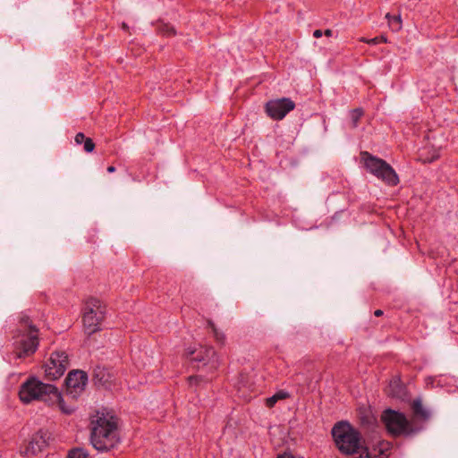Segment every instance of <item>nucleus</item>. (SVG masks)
<instances>
[{"label": "nucleus", "instance_id": "f257e3e1", "mask_svg": "<svg viewBox=\"0 0 458 458\" xmlns=\"http://www.w3.org/2000/svg\"><path fill=\"white\" fill-rule=\"evenodd\" d=\"M332 436L338 450L346 455L358 454L371 457L360 433L347 421H339L332 428Z\"/></svg>", "mask_w": 458, "mask_h": 458}, {"label": "nucleus", "instance_id": "f03ea898", "mask_svg": "<svg viewBox=\"0 0 458 458\" xmlns=\"http://www.w3.org/2000/svg\"><path fill=\"white\" fill-rule=\"evenodd\" d=\"M90 441L98 451H107L119 443L115 418L109 413L98 412L91 421Z\"/></svg>", "mask_w": 458, "mask_h": 458}, {"label": "nucleus", "instance_id": "7ed1b4c3", "mask_svg": "<svg viewBox=\"0 0 458 458\" xmlns=\"http://www.w3.org/2000/svg\"><path fill=\"white\" fill-rule=\"evenodd\" d=\"M14 353L16 359L30 357L38 347V329L32 324L28 316L21 318L16 335L13 336Z\"/></svg>", "mask_w": 458, "mask_h": 458}, {"label": "nucleus", "instance_id": "20e7f679", "mask_svg": "<svg viewBox=\"0 0 458 458\" xmlns=\"http://www.w3.org/2000/svg\"><path fill=\"white\" fill-rule=\"evenodd\" d=\"M19 396L21 401L27 404L34 400L46 403L59 400L60 393L54 385L45 384L35 377H31L21 386Z\"/></svg>", "mask_w": 458, "mask_h": 458}, {"label": "nucleus", "instance_id": "39448f33", "mask_svg": "<svg viewBox=\"0 0 458 458\" xmlns=\"http://www.w3.org/2000/svg\"><path fill=\"white\" fill-rule=\"evenodd\" d=\"M364 166L370 174L390 186L399 183V177L393 167L385 160L377 157L367 151L360 153Z\"/></svg>", "mask_w": 458, "mask_h": 458}, {"label": "nucleus", "instance_id": "423d86ee", "mask_svg": "<svg viewBox=\"0 0 458 458\" xmlns=\"http://www.w3.org/2000/svg\"><path fill=\"white\" fill-rule=\"evenodd\" d=\"M106 306L98 299H89L83 308L82 322L86 334L89 335L100 330V325L105 318Z\"/></svg>", "mask_w": 458, "mask_h": 458}, {"label": "nucleus", "instance_id": "0eeeda50", "mask_svg": "<svg viewBox=\"0 0 458 458\" xmlns=\"http://www.w3.org/2000/svg\"><path fill=\"white\" fill-rule=\"evenodd\" d=\"M381 419L387 431L393 436L410 435L413 433L410 422L402 412L388 409L383 412Z\"/></svg>", "mask_w": 458, "mask_h": 458}, {"label": "nucleus", "instance_id": "6e6552de", "mask_svg": "<svg viewBox=\"0 0 458 458\" xmlns=\"http://www.w3.org/2000/svg\"><path fill=\"white\" fill-rule=\"evenodd\" d=\"M68 366L67 353L64 351L54 352L45 365V375L47 379L55 380L64 374Z\"/></svg>", "mask_w": 458, "mask_h": 458}, {"label": "nucleus", "instance_id": "1a4fd4ad", "mask_svg": "<svg viewBox=\"0 0 458 458\" xmlns=\"http://www.w3.org/2000/svg\"><path fill=\"white\" fill-rule=\"evenodd\" d=\"M295 103L292 99L282 98L267 102L265 111L270 118L282 120L289 112L293 111Z\"/></svg>", "mask_w": 458, "mask_h": 458}, {"label": "nucleus", "instance_id": "9d476101", "mask_svg": "<svg viewBox=\"0 0 458 458\" xmlns=\"http://www.w3.org/2000/svg\"><path fill=\"white\" fill-rule=\"evenodd\" d=\"M187 357L191 361L202 362L212 369H216L219 365L218 357L211 346H201L199 349L187 352Z\"/></svg>", "mask_w": 458, "mask_h": 458}, {"label": "nucleus", "instance_id": "9b49d317", "mask_svg": "<svg viewBox=\"0 0 458 458\" xmlns=\"http://www.w3.org/2000/svg\"><path fill=\"white\" fill-rule=\"evenodd\" d=\"M47 434L38 430L30 438V442L21 447L20 454L25 457H32L40 453L47 445Z\"/></svg>", "mask_w": 458, "mask_h": 458}, {"label": "nucleus", "instance_id": "f8f14e48", "mask_svg": "<svg viewBox=\"0 0 458 458\" xmlns=\"http://www.w3.org/2000/svg\"><path fill=\"white\" fill-rule=\"evenodd\" d=\"M88 382V376L82 370H72L69 372L65 384L69 394L75 397L80 394L86 386Z\"/></svg>", "mask_w": 458, "mask_h": 458}, {"label": "nucleus", "instance_id": "ddd939ff", "mask_svg": "<svg viewBox=\"0 0 458 458\" xmlns=\"http://www.w3.org/2000/svg\"><path fill=\"white\" fill-rule=\"evenodd\" d=\"M290 396L289 393L284 390L276 392L274 395L267 398L266 405L268 408L273 407L279 400H284Z\"/></svg>", "mask_w": 458, "mask_h": 458}, {"label": "nucleus", "instance_id": "4468645a", "mask_svg": "<svg viewBox=\"0 0 458 458\" xmlns=\"http://www.w3.org/2000/svg\"><path fill=\"white\" fill-rule=\"evenodd\" d=\"M388 25L393 31H399L402 29L401 15H391L389 13L386 14Z\"/></svg>", "mask_w": 458, "mask_h": 458}, {"label": "nucleus", "instance_id": "2eb2a0df", "mask_svg": "<svg viewBox=\"0 0 458 458\" xmlns=\"http://www.w3.org/2000/svg\"><path fill=\"white\" fill-rule=\"evenodd\" d=\"M412 410L414 414L420 418L428 419L429 417V413L424 409L420 400L413 401Z\"/></svg>", "mask_w": 458, "mask_h": 458}, {"label": "nucleus", "instance_id": "dca6fc26", "mask_svg": "<svg viewBox=\"0 0 458 458\" xmlns=\"http://www.w3.org/2000/svg\"><path fill=\"white\" fill-rule=\"evenodd\" d=\"M364 114V110L360 107L352 109L349 113V116L352 122V128H356L359 124L360 118Z\"/></svg>", "mask_w": 458, "mask_h": 458}, {"label": "nucleus", "instance_id": "f3484780", "mask_svg": "<svg viewBox=\"0 0 458 458\" xmlns=\"http://www.w3.org/2000/svg\"><path fill=\"white\" fill-rule=\"evenodd\" d=\"M208 325L211 328V330L213 332V336H214L215 340L216 341V343H218L222 345L225 344V334L216 328V325L214 324V322L212 320H208Z\"/></svg>", "mask_w": 458, "mask_h": 458}, {"label": "nucleus", "instance_id": "a211bd4d", "mask_svg": "<svg viewBox=\"0 0 458 458\" xmlns=\"http://www.w3.org/2000/svg\"><path fill=\"white\" fill-rule=\"evenodd\" d=\"M389 392H388V394L395 397V396H399L401 392H402V386H401V383H400V379L399 378H394L393 380L390 381V384H389Z\"/></svg>", "mask_w": 458, "mask_h": 458}, {"label": "nucleus", "instance_id": "6ab92c4d", "mask_svg": "<svg viewBox=\"0 0 458 458\" xmlns=\"http://www.w3.org/2000/svg\"><path fill=\"white\" fill-rule=\"evenodd\" d=\"M159 32L165 36L170 37L175 35V30L169 24H162L158 28Z\"/></svg>", "mask_w": 458, "mask_h": 458}, {"label": "nucleus", "instance_id": "aec40b11", "mask_svg": "<svg viewBox=\"0 0 458 458\" xmlns=\"http://www.w3.org/2000/svg\"><path fill=\"white\" fill-rule=\"evenodd\" d=\"M68 458H89V456L83 449L77 448L69 453Z\"/></svg>", "mask_w": 458, "mask_h": 458}, {"label": "nucleus", "instance_id": "412c9836", "mask_svg": "<svg viewBox=\"0 0 458 458\" xmlns=\"http://www.w3.org/2000/svg\"><path fill=\"white\" fill-rule=\"evenodd\" d=\"M47 403H58V405H59L60 409L64 413L70 414V413L72 412V409H66V406H64V400H63L61 394H60V399L59 400H52V401H48Z\"/></svg>", "mask_w": 458, "mask_h": 458}, {"label": "nucleus", "instance_id": "4be33fe9", "mask_svg": "<svg viewBox=\"0 0 458 458\" xmlns=\"http://www.w3.org/2000/svg\"><path fill=\"white\" fill-rule=\"evenodd\" d=\"M84 150L88 153L92 152L95 148V143L90 138H87L84 142Z\"/></svg>", "mask_w": 458, "mask_h": 458}, {"label": "nucleus", "instance_id": "5701e85b", "mask_svg": "<svg viewBox=\"0 0 458 458\" xmlns=\"http://www.w3.org/2000/svg\"><path fill=\"white\" fill-rule=\"evenodd\" d=\"M202 381V377L200 376H191L188 377V382L190 386H197Z\"/></svg>", "mask_w": 458, "mask_h": 458}, {"label": "nucleus", "instance_id": "b1692460", "mask_svg": "<svg viewBox=\"0 0 458 458\" xmlns=\"http://www.w3.org/2000/svg\"><path fill=\"white\" fill-rule=\"evenodd\" d=\"M85 140H87V138L85 137L84 133H82V132H78L75 135L74 140H75L76 144H78V145L84 143Z\"/></svg>", "mask_w": 458, "mask_h": 458}, {"label": "nucleus", "instance_id": "393cba45", "mask_svg": "<svg viewBox=\"0 0 458 458\" xmlns=\"http://www.w3.org/2000/svg\"><path fill=\"white\" fill-rule=\"evenodd\" d=\"M360 41L365 42V43L369 44V45H377V44H379L377 37H375V38H369V39L365 38H361Z\"/></svg>", "mask_w": 458, "mask_h": 458}, {"label": "nucleus", "instance_id": "a878e982", "mask_svg": "<svg viewBox=\"0 0 458 458\" xmlns=\"http://www.w3.org/2000/svg\"><path fill=\"white\" fill-rule=\"evenodd\" d=\"M277 458H303L301 456H295L292 454L285 453L282 455H279Z\"/></svg>", "mask_w": 458, "mask_h": 458}, {"label": "nucleus", "instance_id": "bb28decb", "mask_svg": "<svg viewBox=\"0 0 458 458\" xmlns=\"http://www.w3.org/2000/svg\"><path fill=\"white\" fill-rule=\"evenodd\" d=\"M322 35H323V32H322V30H316L313 32V36H314V38H318L322 37Z\"/></svg>", "mask_w": 458, "mask_h": 458}, {"label": "nucleus", "instance_id": "cd10ccee", "mask_svg": "<svg viewBox=\"0 0 458 458\" xmlns=\"http://www.w3.org/2000/svg\"><path fill=\"white\" fill-rule=\"evenodd\" d=\"M377 38H378L379 44L380 43H386V41H387V39H386V38L385 36L377 37Z\"/></svg>", "mask_w": 458, "mask_h": 458}, {"label": "nucleus", "instance_id": "c85d7f7f", "mask_svg": "<svg viewBox=\"0 0 458 458\" xmlns=\"http://www.w3.org/2000/svg\"><path fill=\"white\" fill-rule=\"evenodd\" d=\"M383 314H384V312H383V310H375V312H374V315H375L376 317H380V316H382Z\"/></svg>", "mask_w": 458, "mask_h": 458}, {"label": "nucleus", "instance_id": "c756f323", "mask_svg": "<svg viewBox=\"0 0 458 458\" xmlns=\"http://www.w3.org/2000/svg\"><path fill=\"white\" fill-rule=\"evenodd\" d=\"M324 34L327 36V37H331L332 34H333V31L329 29L326 30Z\"/></svg>", "mask_w": 458, "mask_h": 458}, {"label": "nucleus", "instance_id": "7c9ffc66", "mask_svg": "<svg viewBox=\"0 0 458 458\" xmlns=\"http://www.w3.org/2000/svg\"><path fill=\"white\" fill-rule=\"evenodd\" d=\"M115 171V167L113 166V165H110L107 167V172L108 173H114Z\"/></svg>", "mask_w": 458, "mask_h": 458}, {"label": "nucleus", "instance_id": "2f4dec72", "mask_svg": "<svg viewBox=\"0 0 458 458\" xmlns=\"http://www.w3.org/2000/svg\"><path fill=\"white\" fill-rule=\"evenodd\" d=\"M437 158V156H435L433 157H431L430 159H427V160H424V162H433L434 160H436Z\"/></svg>", "mask_w": 458, "mask_h": 458}, {"label": "nucleus", "instance_id": "473e14b6", "mask_svg": "<svg viewBox=\"0 0 458 458\" xmlns=\"http://www.w3.org/2000/svg\"><path fill=\"white\" fill-rule=\"evenodd\" d=\"M122 28H123L124 30H127L129 27H128V25H127L126 23H124V22H123V23L122 24Z\"/></svg>", "mask_w": 458, "mask_h": 458}]
</instances>
